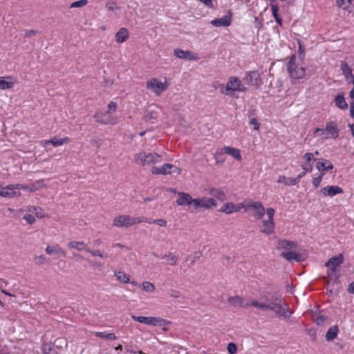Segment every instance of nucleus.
<instances>
[{
	"label": "nucleus",
	"instance_id": "052dcab7",
	"mask_svg": "<svg viewBox=\"0 0 354 354\" xmlns=\"http://www.w3.org/2000/svg\"><path fill=\"white\" fill-rule=\"evenodd\" d=\"M250 124L253 125L254 127V129L255 130H258L259 129V127H260V124L259 123V122L257 121V120L256 118H253L250 121Z\"/></svg>",
	"mask_w": 354,
	"mask_h": 354
},
{
	"label": "nucleus",
	"instance_id": "6e6d98bb",
	"mask_svg": "<svg viewBox=\"0 0 354 354\" xmlns=\"http://www.w3.org/2000/svg\"><path fill=\"white\" fill-rule=\"evenodd\" d=\"M236 345L234 343H229L227 344V351L230 354H235L236 353Z\"/></svg>",
	"mask_w": 354,
	"mask_h": 354
},
{
	"label": "nucleus",
	"instance_id": "2eb2a0df",
	"mask_svg": "<svg viewBox=\"0 0 354 354\" xmlns=\"http://www.w3.org/2000/svg\"><path fill=\"white\" fill-rule=\"evenodd\" d=\"M247 208H252L254 209V212L253 214V216L257 219L262 218L266 212L265 208L261 202H250L247 205Z\"/></svg>",
	"mask_w": 354,
	"mask_h": 354
},
{
	"label": "nucleus",
	"instance_id": "20e7f679",
	"mask_svg": "<svg viewBox=\"0 0 354 354\" xmlns=\"http://www.w3.org/2000/svg\"><path fill=\"white\" fill-rule=\"evenodd\" d=\"M147 221V218L145 216L136 217L127 214H121L113 218V225L117 227H128Z\"/></svg>",
	"mask_w": 354,
	"mask_h": 354
},
{
	"label": "nucleus",
	"instance_id": "e433bc0d",
	"mask_svg": "<svg viewBox=\"0 0 354 354\" xmlns=\"http://www.w3.org/2000/svg\"><path fill=\"white\" fill-rule=\"evenodd\" d=\"M333 168V164L327 160H323L322 162H319L317 163V169L319 171H328L332 169Z\"/></svg>",
	"mask_w": 354,
	"mask_h": 354
},
{
	"label": "nucleus",
	"instance_id": "5fc2aeb1",
	"mask_svg": "<svg viewBox=\"0 0 354 354\" xmlns=\"http://www.w3.org/2000/svg\"><path fill=\"white\" fill-rule=\"evenodd\" d=\"M35 263L37 265L44 264L47 262V259H46V257H44V255L35 257Z\"/></svg>",
	"mask_w": 354,
	"mask_h": 354
},
{
	"label": "nucleus",
	"instance_id": "f3484780",
	"mask_svg": "<svg viewBox=\"0 0 354 354\" xmlns=\"http://www.w3.org/2000/svg\"><path fill=\"white\" fill-rule=\"evenodd\" d=\"M174 55L180 58L188 60H197L198 57L196 54L193 53L190 50H183L179 48H176L174 50Z\"/></svg>",
	"mask_w": 354,
	"mask_h": 354
},
{
	"label": "nucleus",
	"instance_id": "2f4dec72",
	"mask_svg": "<svg viewBox=\"0 0 354 354\" xmlns=\"http://www.w3.org/2000/svg\"><path fill=\"white\" fill-rule=\"evenodd\" d=\"M162 259L165 260V263L169 266H175L178 260V257L171 252L165 253Z\"/></svg>",
	"mask_w": 354,
	"mask_h": 354
},
{
	"label": "nucleus",
	"instance_id": "8fccbe9b",
	"mask_svg": "<svg viewBox=\"0 0 354 354\" xmlns=\"http://www.w3.org/2000/svg\"><path fill=\"white\" fill-rule=\"evenodd\" d=\"M106 7L110 11L115 12L119 10V7L115 1H109L106 3Z\"/></svg>",
	"mask_w": 354,
	"mask_h": 354
},
{
	"label": "nucleus",
	"instance_id": "6ab92c4d",
	"mask_svg": "<svg viewBox=\"0 0 354 354\" xmlns=\"http://www.w3.org/2000/svg\"><path fill=\"white\" fill-rule=\"evenodd\" d=\"M297 243L289 240H280L277 243V248L283 252H289L297 248Z\"/></svg>",
	"mask_w": 354,
	"mask_h": 354
},
{
	"label": "nucleus",
	"instance_id": "f257e3e1",
	"mask_svg": "<svg viewBox=\"0 0 354 354\" xmlns=\"http://www.w3.org/2000/svg\"><path fill=\"white\" fill-rule=\"evenodd\" d=\"M266 310H272L277 315L289 317L292 315V311L283 303L280 296L268 294L266 297Z\"/></svg>",
	"mask_w": 354,
	"mask_h": 354
},
{
	"label": "nucleus",
	"instance_id": "69168bd1",
	"mask_svg": "<svg viewBox=\"0 0 354 354\" xmlns=\"http://www.w3.org/2000/svg\"><path fill=\"white\" fill-rule=\"evenodd\" d=\"M308 171H306L305 170H304L303 172H301L300 174L298 175V176L297 178H295V180H297V184L299 182L300 179L305 176V174L307 173Z\"/></svg>",
	"mask_w": 354,
	"mask_h": 354
},
{
	"label": "nucleus",
	"instance_id": "de8ad7c7",
	"mask_svg": "<svg viewBox=\"0 0 354 354\" xmlns=\"http://www.w3.org/2000/svg\"><path fill=\"white\" fill-rule=\"evenodd\" d=\"M251 306L261 309L262 310H266V302H260L258 301H252L250 304Z\"/></svg>",
	"mask_w": 354,
	"mask_h": 354
},
{
	"label": "nucleus",
	"instance_id": "423d86ee",
	"mask_svg": "<svg viewBox=\"0 0 354 354\" xmlns=\"http://www.w3.org/2000/svg\"><path fill=\"white\" fill-rule=\"evenodd\" d=\"M134 160L136 163L142 166L155 164L161 161V156L156 153L141 152L134 156Z\"/></svg>",
	"mask_w": 354,
	"mask_h": 354
},
{
	"label": "nucleus",
	"instance_id": "a211bd4d",
	"mask_svg": "<svg viewBox=\"0 0 354 354\" xmlns=\"http://www.w3.org/2000/svg\"><path fill=\"white\" fill-rule=\"evenodd\" d=\"M344 261V257L342 254L332 257L325 263V266L329 268L332 272L335 271L336 268L339 266Z\"/></svg>",
	"mask_w": 354,
	"mask_h": 354
},
{
	"label": "nucleus",
	"instance_id": "cd10ccee",
	"mask_svg": "<svg viewBox=\"0 0 354 354\" xmlns=\"http://www.w3.org/2000/svg\"><path fill=\"white\" fill-rule=\"evenodd\" d=\"M67 245L70 249H74L77 251L84 250L87 252V250L89 249L88 245L83 241H71Z\"/></svg>",
	"mask_w": 354,
	"mask_h": 354
},
{
	"label": "nucleus",
	"instance_id": "ddd939ff",
	"mask_svg": "<svg viewBox=\"0 0 354 354\" xmlns=\"http://www.w3.org/2000/svg\"><path fill=\"white\" fill-rule=\"evenodd\" d=\"M193 207L194 209H197L199 207H204L205 209H209L212 207L216 206V201L212 198H196L194 200Z\"/></svg>",
	"mask_w": 354,
	"mask_h": 354
},
{
	"label": "nucleus",
	"instance_id": "4d7b16f0",
	"mask_svg": "<svg viewBox=\"0 0 354 354\" xmlns=\"http://www.w3.org/2000/svg\"><path fill=\"white\" fill-rule=\"evenodd\" d=\"M117 106H118V104L116 102H111L109 104H108V111H109V114L111 112H114L115 111L116 109H117Z\"/></svg>",
	"mask_w": 354,
	"mask_h": 354
},
{
	"label": "nucleus",
	"instance_id": "6e6552de",
	"mask_svg": "<svg viewBox=\"0 0 354 354\" xmlns=\"http://www.w3.org/2000/svg\"><path fill=\"white\" fill-rule=\"evenodd\" d=\"M146 87L156 95H160L167 88L168 84L166 80L162 82L156 78H151L147 81Z\"/></svg>",
	"mask_w": 354,
	"mask_h": 354
},
{
	"label": "nucleus",
	"instance_id": "603ef678",
	"mask_svg": "<svg viewBox=\"0 0 354 354\" xmlns=\"http://www.w3.org/2000/svg\"><path fill=\"white\" fill-rule=\"evenodd\" d=\"M297 44H298V45H299L298 53H299V57H300L301 59H304V56H305V48H304V46L302 45V44H301V41L298 40V41H297Z\"/></svg>",
	"mask_w": 354,
	"mask_h": 354
},
{
	"label": "nucleus",
	"instance_id": "37998d69",
	"mask_svg": "<svg viewBox=\"0 0 354 354\" xmlns=\"http://www.w3.org/2000/svg\"><path fill=\"white\" fill-rule=\"evenodd\" d=\"M140 287L147 292H153L156 290L155 286L149 281H144L140 284Z\"/></svg>",
	"mask_w": 354,
	"mask_h": 354
},
{
	"label": "nucleus",
	"instance_id": "58836bf2",
	"mask_svg": "<svg viewBox=\"0 0 354 354\" xmlns=\"http://www.w3.org/2000/svg\"><path fill=\"white\" fill-rule=\"evenodd\" d=\"M277 182L288 186L297 185V180H295L293 178H287L285 176H280Z\"/></svg>",
	"mask_w": 354,
	"mask_h": 354
},
{
	"label": "nucleus",
	"instance_id": "c85d7f7f",
	"mask_svg": "<svg viewBox=\"0 0 354 354\" xmlns=\"http://www.w3.org/2000/svg\"><path fill=\"white\" fill-rule=\"evenodd\" d=\"M48 254H60L64 257H66V254L58 245H48L45 250Z\"/></svg>",
	"mask_w": 354,
	"mask_h": 354
},
{
	"label": "nucleus",
	"instance_id": "a878e982",
	"mask_svg": "<svg viewBox=\"0 0 354 354\" xmlns=\"http://www.w3.org/2000/svg\"><path fill=\"white\" fill-rule=\"evenodd\" d=\"M221 153L228 154L236 160H241V151L239 149L231 147H224L221 149Z\"/></svg>",
	"mask_w": 354,
	"mask_h": 354
},
{
	"label": "nucleus",
	"instance_id": "338daca9",
	"mask_svg": "<svg viewBox=\"0 0 354 354\" xmlns=\"http://www.w3.org/2000/svg\"><path fill=\"white\" fill-rule=\"evenodd\" d=\"M198 258H199V256H197V255H196V256H195V257H192L191 256H188V257H187V260L191 259V263H192V264H193V263H194V262L196 261V260L197 259H198Z\"/></svg>",
	"mask_w": 354,
	"mask_h": 354
},
{
	"label": "nucleus",
	"instance_id": "bb28decb",
	"mask_svg": "<svg viewBox=\"0 0 354 354\" xmlns=\"http://www.w3.org/2000/svg\"><path fill=\"white\" fill-rule=\"evenodd\" d=\"M207 194L215 196L217 199L221 201H225L227 199L226 194L221 189L212 188L206 189Z\"/></svg>",
	"mask_w": 354,
	"mask_h": 354
},
{
	"label": "nucleus",
	"instance_id": "9d476101",
	"mask_svg": "<svg viewBox=\"0 0 354 354\" xmlns=\"http://www.w3.org/2000/svg\"><path fill=\"white\" fill-rule=\"evenodd\" d=\"M151 172L153 174H162L167 175L172 173H176L179 174L180 173V169L171 164H165L160 167H153L151 168Z\"/></svg>",
	"mask_w": 354,
	"mask_h": 354
},
{
	"label": "nucleus",
	"instance_id": "0e129e2a",
	"mask_svg": "<svg viewBox=\"0 0 354 354\" xmlns=\"http://www.w3.org/2000/svg\"><path fill=\"white\" fill-rule=\"evenodd\" d=\"M169 294L170 297H174V298H178L180 295V292L178 290H171Z\"/></svg>",
	"mask_w": 354,
	"mask_h": 354
},
{
	"label": "nucleus",
	"instance_id": "f704fd0d",
	"mask_svg": "<svg viewBox=\"0 0 354 354\" xmlns=\"http://www.w3.org/2000/svg\"><path fill=\"white\" fill-rule=\"evenodd\" d=\"M336 106L340 109H347L348 104L342 95H337L335 99Z\"/></svg>",
	"mask_w": 354,
	"mask_h": 354
},
{
	"label": "nucleus",
	"instance_id": "c756f323",
	"mask_svg": "<svg viewBox=\"0 0 354 354\" xmlns=\"http://www.w3.org/2000/svg\"><path fill=\"white\" fill-rule=\"evenodd\" d=\"M231 22V17L229 16H225L222 18L214 19L211 21V24L216 27L219 26H228Z\"/></svg>",
	"mask_w": 354,
	"mask_h": 354
},
{
	"label": "nucleus",
	"instance_id": "79ce46f5",
	"mask_svg": "<svg viewBox=\"0 0 354 354\" xmlns=\"http://www.w3.org/2000/svg\"><path fill=\"white\" fill-rule=\"evenodd\" d=\"M28 211L34 213L37 218H44L45 216L44 211L40 207L31 206L29 207Z\"/></svg>",
	"mask_w": 354,
	"mask_h": 354
},
{
	"label": "nucleus",
	"instance_id": "473e14b6",
	"mask_svg": "<svg viewBox=\"0 0 354 354\" xmlns=\"http://www.w3.org/2000/svg\"><path fill=\"white\" fill-rule=\"evenodd\" d=\"M239 211V208H236V205L232 202L225 203L219 209V212L225 213L227 214Z\"/></svg>",
	"mask_w": 354,
	"mask_h": 354
},
{
	"label": "nucleus",
	"instance_id": "f03ea898",
	"mask_svg": "<svg viewBox=\"0 0 354 354\" xmlns=\"http://www.w3.org/2000/svg\"><path fill=\"white\" fill-rule=\"evenodd\" d=\"M221 93L232 97L235 92H245L246 87L243 86L241 81L236 77H230L225 85L219 84Z\"/></svg>",
	"mask_w": 354,
	"mask_h": 354
},
{
	"label": "nucleus",
	"instance_id": "3c124183",
	"mask_svg": "<svg viewBox=\"0 0 354 354\" xmlns=\"http://www.w3.org/2000/svg\"><path fill=\"white\" fill-rule=\"evenodd\" d=\"M88 3V1L87 0H80V1H75L73 3H72L70 6V8H81V7H83L84 6H86Z\"/></svg>",
	"mask_w": 354,
	"mask_h": 354
},
{
	"label": "nucleus",
	"instance_id": "4468645a",
	"mask_svg": "<svg viewBox=\"0 0 354 354\" xmlns=\"http://www.w3.org/2000/svg\"><path fill=\"white\" fill-rule=\"evenodd\" d=\"M16 189H19V187H17V184L8 185L4 187H1L0 196L4 198H13L15 196H20L21 195V192L15 191Z\"/></svg>",
	"mask_w": 354,
	"mask_h": 354
},
{
	"label": "nucleus",
	"instance_id": "dca6fc26",
	"mask_svg": "<svg viewBox=\"0 0 354 354\" xmlns=\"http://www.w3.org/2000/svg\"><path fill=\"white\" fill-rule=\"evenodd\" d=\"M281 256L290 262H291L292 261L301 262L305 261L306 259V256L305 254H297L292 250L289 252H282Z\"/></svg>",
	"mask_w": 354,
	"mask_h": 354
},
{
	"label": "nucleus",
	"instance_id": "aec40b11",
	"mask_svg": "<svg viewBox=\"0 0 354 354\" xmlns=\"http://www.w3.org/2000/svg\"><path fill=\"white\" fill-rule=\"evenodd\" d=\"M274 230V222L271 219L263 220L260 232L266 235H270Z\"/></svg>",
	"mask_w": 354,
	"mask_h": 354
},
{
	"label": "nucleus",
	"instance_id": "4be33fe9",
	"mask_svg": "<svg viewBox=\"0 0 354 354\" xmlns=\"http://www.w3.org/2000/svg\"><path fill=\"white\" fill-rule=\"evenodd\" d=\"M304 162L301 164V167L303 170L306 171H312L313 162L315 160L314 155L312 153H306L304 156Z\"/></svg>",
	"mask_w": 354,
	"mask_h": 354
},
{
	"label": "nucleus",
	"instance_id": "39448f33",
	"mask_svg": "<svg viewBox=\"0 0 354 354\" xmlns=\"http://www.w3.org/2000/svg\"><path fill=\"white\" fill-rule=\"evenodd\" d=\"M287 71L292 80L303 79L306 76V68L298 66L296 63V56L292 55L287 64Z\"/></svg>",
	"mask_w": 354,
	"mask_h": 354
},
{
	"label": "nucleus",
	"instance_id": "864d4df0",
	"mask_svg": "<svg viewBox=\"0 0 354 354\" xmlns=\"http://www.w3.org/2000/svg\"><path fill=\"white\" fill-rule=\"evenodd\" d=\"M147 223H156L157 225H158L159 226H161V227H165L167 225V221L165 220V219H162V218H160V219H156V220H153V221H147Z\"/></svg>",
	"mask_w": 354,
	"mask_h": 354
},
{
	"label": "nucleus",
	"instance_id": "b1692460",
	"mask_svg": "<svg viewBox=\"0 0 354 354\" xmlns=\"http://www.w3.org/2000/svg\"><path fill=\"white\" fill-rule=\"evenodd\" d=\"M321 192L326 196H333L338 194H342L343 189L338 186H326L321 189Z\"/></svg>",
	"mask_w": 354,
	"mask_h": 354
},
{
	"label": "nucleus",
	"instance_id": "393cba45",
	"mask_svg": "<svg viewBox=\"0 0 354 354\" xmlns=\"http://www.w3.org/2000/svg\"><path fill=\"white\" fill-rule=\"evenodd\" d=\"M336 3L339 8L347 11L348 14L353 12L354 6L351 0H336Z\"/></svg>",
	"mask_w": 354,
	"mask_h": 354
},
{
	"label": "nucleus",
	"instance_id": "c03bdc74",
	"mask_svg": "<svg viewBox=\"0 0 354 354\" xmlns=\"http://www.w3.org/2000/svg\"><path fill=\"white\" fill-rule=\"evenodd\" d=\"M95 335L97 337H100L102 339H111V340H115L117 338L115 335L112 333H107L105 332H95Z\"/></svg>",
	"mask_w": 354,
	"mask_h": 354
},
{
	"label": "nucleus",
	"instance_id": "774afa93",
	"mask_svg": "<svg viewBox=\"0 0 354 354\" xmlns=\"http://www.w3.org/2000/svg\"><path fill=\"white\" fill-rule=\"evenodd\" d=\"M350 113L351 116L354 118V103H351L350 105Z\"/></svg>",
	"mask_w": 354,
	"mask_h": 354
},
{
	"label": "nucleus",
	"instance_id": "a18cd8bd",
	"mask_svg": "<svg viewBox=\"0 0 354 354\" xmlns=\"http://www.w3.org/2000/svg\"><path fill=\"white\" fill-rule=\"evenodd\" d=\"M270 6H271V10H272V13L274 18H277V17H279L280 15L278 13L279 7L276 4L275 0H270Z\"/></svg>",
	"mask_w": 354,
	"mask_h": 354
},
{
	"label": "nucleus",
	"instance_id": "1a4fd4ad",
	"mask_svg": "<svg viewBox=\"0 0 354 354\" xmlns=\"http://www.w3.org/2000/svg\"><path fill=\"white\" fill-rule=\"evenodd\" d=\"M243 81L248 85L259 88L263 84L261 74L257 71L248 72L243 78Z\"/></svg>",
	"mask_w": 354,
	"mask_h": 354
},
{
	"label": "nucleus",
	"instance_id": "a19ab883",
	"mask_svg": "<svg viewBox=\"0 0 354 354\" xmlns=\"http://www.w3.org/2000/svg\"><path fill=\"white\" fill-rule=\"evenodd\" d=\"M117 279L124 283H127L130 282V276L122 271L118 272L115 273Z\"/></svg>",
	"mask_w": 354,
	"mask_h": 354
},
{
	"label": "nucleus",
	"instance_id": "c9c22d12",
	"mask_svg": "<svg viewBox=\"0 0 354 354\" xmlns=\"http://www.w3.org/2000/svg\"><path fill=\"white\" fill-rule=\"evenodd\" d=\"M338 331L339 329L337 326L330 327L326 334V339L327 341L333 340L337 337Z\"/></svg>",
	"mask_w": 354,
	"mask_h": 354
},
{
	"label": "nucleus",
	"instance_id": "412c9836",
	"mask_svg": "<svg viewBox=\"0 0 354 354\" xmlns=\"http://www.w3.org/2000/svg\"><path fill=\"white\" fill-rule=\"evenodd\" d=\"M178 198L176 200V203L180 206H185L187 205H192L194 204V200L192 196L185 192H179L178 193Z\"/></svg>",
	"mask_w": 354,
	"mask_h": 354
},
{
	"label": "nucleus",
	"instance_id": "ea45409f",
	"mask_svg": "<svg viewBox=\"0 0 354 354\" xmlns=\"http://www.w3.org/2000/svg\"><path fill=\"white\" fill-rule=\"evenodd\" d=\"M6 79H12L11 77L8 76L6 77H0V89L4 90V89H9L12 88L14 83L12 82L6 81Z\"/></svg>",
	"mask_w": 354,
	"mask_h": 354
},
{
	"label": "nucleus",
	"instance_id": "13d9d810",
	"mask_svg": "<svg viewBox=\"0 0 354 354\" xmlns=\"http://www.w3.org/2000/svg\"><path fill=\"white\" fill-rule=\"evenodd\" d=\"M24 219L29 224H32L35 221V217L31 214H25Z\"/></svg>",
	"mask_w": 354,
	"mask_h": 354
},
{
	"label": "nucleus",
	"instance_id": "7ed1b4c3",
	"mask_svg": "<svg viewBox=\"0 0 354 354\" xmlns=\"http://www.w3.org/2000/svg\"><path fill=\"white\" fill-rule=\"evenodd\" d=\"M339 133L338 126L334 121L327 122L324 129L316 128L313 132L315 137L320 136L323 140L337 139L339 137Z\"/></svg>",
	"mask_w": 354,
	"mask_h": 354
},
{
	"label": "nucleus",
	"instance_id": "4c0bfd02",
	"mask_svg": "<svg viewBox=\"0 0 354 354\" xmlns=\"http://www.w3.org/2000/svg\"><path fill=\"white\" fill-rule=\"evenodd\" d=\"M341 70L342 71V73L346 79V80H348L349 77L353 75L352 74V69L350 67V66L344 62H341Z\"/></svg>",
	"mask_w": 354,
	"mask_h": 354
},
{
	"label": "nucleus",
	"instance_id": "680f3d73",
	"mask_svg": "<svg viewBox=\"0 0 354 354\" xmlns=\"http://www.w3.org/2000/svg\"><path fill=\"white\" fill-rule=\"evenodd\" d=\"M322 175L319 176H318V177H317V178H315L313 179V185H314L315 187H317L319 185V184H320V183H321V181H322Z\"/></svg>",
	"mask_w": 354,
	"mask_h": 354
},
{
	"label": "nucleus",
	"instance_id": "49530a36",
	"mask_svg": "<svg viewBox=\"0 0 354 354\" xmlns=\"http://www.w3.org/2000/svg\"><path fill=\"white\" fill-rule=\"evenodd\" d=\"M87 252L89 253L93 257H99L102 258V259L108 258V254H104V253L101 252L98 250H92L91 249H88L87 250Z\"/></svg>",
	"mask_w": 354,
	"mask_h": 354
},
{
	"label": "nucleus",
	"instance_id": "e2e57ef3",
	"mask_svg": "<svg viewBox=\"0 0 354 354\" xmlns=\"http://www.w3.org/2000/svg\"><path fill=\"white\" fill-rule=\"evenodd\" d=\"M37 33V31L35 30H29L25 32L24 37H30L35 35Z\"/></svg>",
	"mask_w": 354,
	"mask_h": 354
},
{
	"label": "nucleus",
	"instance_id": "9b49d317",
	"mask_svg": "<svg viewBox=\"0 0 354 354\" xmlns=\"http://www.w3.org/2000/svg\"><path fill=\"white\" fill-rule=\"evenodd\" d=\"M17 187H19V189H23L24 191L34 192L38 191L42 188L46 187V185L44 183L43 179L37 180L34 183L30 185H23V184H17Z\"/></svg>",
	"mask_w": 354,
	"mask_h": 354
},
{
	"label": "nucleus",
	"instance_id": "72a5a7b5",
	"mask_svg": "<svg viewBox=\"0 0 354 354\" xmlns=\"http://www.w3.org/2000/svg\"><path fill=\"white\" fill-rule=\"evenodd\" d=\"M227 302L234 308H241L243 306V299L240 296L230 297Z\"/></svg>",
	"mask_w": 354,
	"mask_h": 354
},
{
	"label": "nucleus",
	"instance_id": "bf43d9fd",
	"mask_svg": "<svg viewBox=\"0 0 354 354\" xmlns=\"http://www.w3.org/2000/svg\"><path fill=\"white\" fill-rule=\"evenodd\" d=\"M268 219L274 221V209L272 207H269L266 209Z\"/></svg>",
	"mask_w": 354,
	"mask_h": 354
},
{
	"label": "nucleus",
	"instance_id": "5701e85b",
	"mask_svg": "<svg viewBox=\"0 0 354 354\" xmlns=\"http://www.w3.org/2000/svg\"><path fill=\"white\" fill-rule=\"evenodd\" d=\"M70 141V139L68 137L63 138L62 139H57V138H53L50 140H45L41 142V144L43 147H46L47 145L51 144L54 147L61 146L64 144H66Z\"/></svg>",
	"mask_w": 354,
	"mask_h": 354
},
{
	"label": "nucleus",
	"instance_id": "0eeeda50",
	"mask_svg": "<svg viewBox=\"0 0 354 354\" xmlns=\"http://www.w3.org/2000/svg\"><path fill=\"white\" fill-rule=\"evenodd\" d=\"M131 318L138 322L150 326H166L171 324L168 320L156 317H143L131 315Z\"/></svg>",
	"mask_w": 354,
	"mask_h": 354
},
{
	"label": "nucleus",
	"instance_id": "09e8293b",
	"mask_svg": "<svg viewBox=\"0 0 354 354\" xmlns=\"http://www.w3.org/2000/svg\"><path fill=\"white\" fill-rule=\"evenodd\" d=\"M313 320L317 324L322 325L326 320V318L324 315L316 314L313 315Z\"/></svg>",
	"mask_w": 354,
	"mask_h": 354
},
{
	"label": "nucleus",
	"instance_id": "7c9ffc66",
	"mask_svg": "<svg viewBox=\"0 0 354 354\" xmlns=\"http://www.w3.org/2000/svg\"><path fill=\"white\" fill-rule=\"evenodd\" d=\"M129 36L128 30L126 28H121L115 34V40L118 43L124 42Z\"/></svg>",
	"mask_w": 354,
	"mask_h": 354
},
{
	"label": "nucleus",
	"instance_id": "f8f14e48",
	"mask_svg": "<svg viewBox=\"0 0 354 354\" xmlns=\"http://www.w3.org/2000/svg\"><path fill=\"white\" fill-rule=\"evenodd\" d=\"M93 118L95 119L97 122L103 124H115L117 122L115 118L109 115V111H106L104 113L97 111L94 114Z\"/></svg>",
	"mask_w": 354,
	"mask_h": 354
}]
</instances>
